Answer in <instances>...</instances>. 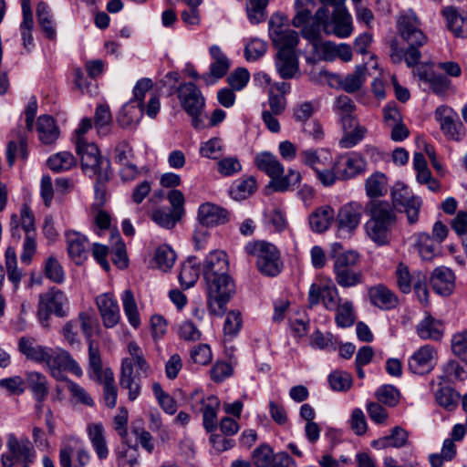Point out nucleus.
Segmentation results:
<instances>
[{
  "label": "nucleus",
  "mask_w": 467,
  "mask_h": 467,
  "mask_svg": "<svg viewBox=\"0 0 467 467\" xmlns=\"http://www.w3.org/2000/svg\"><path fill=\"white\" fill-rule=\"evenodd\" d=\"M397 28L401 38L408 44L404 49L398 41L390 43L389 57L394 64H400L403 60L409 67H415L421 58L420 47L428 42V37L420 29V21L411 10L400 16L397 21Z\"/></svg>",
  "instance_id": "f257e3e1"
},
{
  "label": "nucleus",
  "mask_w": 467,
  "mask_h": 467,
  "mask_svg": "<svg viewBox=\"0 0 467 467\" xmlns=\"http://www.w3.org/2000/svg\"><path fill=\"white\" fill-rule=\"evenodd\" d=\"M341 244L332 245L330 257L333 259V272L337 284L344 288L353 287L362 283L363 275L358 267L359 254L355 251H339Z\"/></svg>",
  "instance_id": "f03ea898"
},
{
  "label": "nucleus",
  "mask_w": 467,
  "mask_h": 467,
  "mask_svg": "<svg viewBox=\"0 0 467 467\" xmlns=\"http://www.w3.org/2000/svg\"><path fill=\"white\" fill-rule=\"evenodd\" d=\"M256 167L266 173L271 179V186L275 192H285L291 185H295L301 181V174L295 170H289L286 175H284V166L277 160L276 156L270 152H260L254 157Z\"/></svg>",
  "instance_id": "7ed1b4c3"
},
{
  "label": "nucleus",
  "mask_w": 467,
  "mask_h": 467,
  "mask_svg": "<svg viewBox=\"0 0 467 467\" xmlns=\"http://www.w3.org/2000/svg\"><path fill=\"white\" fill-rule=\"evenodd\" d=\"M207 306L212 315L221 317L226 305L235 294V284L231 276L204 280Z\"/></svg>",
  "instance_id": "20e7f679"
},
{
  "label": "nucleus",
  "mask_w": 467,
  "mask_h": 467,
  "mask_svg": "<svg viewBox=\"0 0 467 467\" xmlns=\"http://www.w3.org/2000/svg\"><path fill=\"white\" fill-rule=\"evenodd\" d=\"M245 251L257 256L256 265L261 274L275 276L281 272L283 263L279 251L274 244L265 241L251 242L245 245Z\"/></svg>",
  "instance_id": "39448f33"
},
{
  "label": "nucleus",
  "mask_w": 467,
  "mask_h": 467,
  "mask_svg": "<svg viewBox=\"0 0 467 467\" xmlns=\"http://www.w3.org/2000/svg\"><path fill=\"white\" fill-rule=\"evenodd\" d=\"M18 348L26 358L44 364L54 378L58 377V355L56 350L38 346L34 338L26 337L20 338Z\"/></svg>",
  "instance_id": "423d86ee"
},
{
  "label": "nucleus",
  "mask_w": 467,
  "mask_h": 467,
  "mask_svg": "<svg viewBox=\"0 0 467 467\" xmlns=\"http://www.w3.org/2000/svg\"><path fill=\"white\" fill-rule=\"evenodd\" d=\"M391 199L393 208H402L410 224L418 222L422 200L413 195L406 185L402 183L395 184L391 191Z\"/></svg>",
  "instance_id": "0eeeda50"
},
{
  "label": "nucleus",
  "mask_w": 467,
  "mask_h": 467,
  "mask_svg": "<svg viewBox=\"0 0 467 467\" xmlns=\"http://www.w3.org/2000/svg\"><path fill=\"white\" fill-rule=\"evenodd\" d=\"M435 119L439 121L441 131L449 140L460 141L464 138L465 128L451 108L439 107L435 110Z\"/></svg>",
  "instance_id": "6e6552de"
},
{
  "label": "nucleus",
  "mask_w": 467,
  "mask_h": 467,
  "mask_svg": "<svg viewBox=\"0 0 467 467\" xmlns=\"http://www.w3.org/2000/svg\"><path fill=\"white\" fill-rule=\"evenodd\" d=\"M367 168L366 160L358 153L351 152L339 155L334 161V169L341 181H348L365 172Z\"/></svg>",
  "instance_id": "1a4fd4ad"
},
{
  "label": "nucleus",
  "mask_w": 467,
  "mask_h": 467,
  "mask_svg": "<svg viewBox=\"0 0 467 467\" xmlns=\"http://www.w3.org/2000/svg\"><path fill=\"white\" fill-rule=\"evenodd\" d=\"M182 108L187 114L202 113L205 100L198 87L192 82L181 84L177 88Z\"/></svg>",
  "instance_id": "9d476101"
},
{
  "label": "nucleus",
  "mask_w": 467,
  "mask_h": 467,
  "mask_svg": "<svg viewBox=\"0 0 467 467\" xmlns=\"http://www.w3.org/2000/svg\"><path fill=\"white\" fill-rule=\"evenodd\" d=\"M363 213V207L359 202H351L343 205L335 215V222L339 231L353 234L359 225Z\"/></svg>",
  "instance_id": "9b49d317"
},
{
  "label": "nucleus",
  "mask_w": 467,
  "mask_h": 467,
  "mask_svg": "<svg viewBox=\"0 0 467 467\" xmlns=\"http://www.w3.org/2000/svg\"><path fill=\"white\" fill-rule=\"evenodd\" d=\"M229 264L226 254L223 251L210 253L202 264V276L204 280L230 276Z\"/></svg>",
  "instance_id": "f8f14e48"
},
{
  "label": "nucleus",
  "mask_w": 467,
  "mask_h": 467,
  "mask_svg": "<svg viewBox=\"0 0 467 467\" xmlns=\"http://www.w3.org/2000/svg\"><path fill=\"white\" fill-rule=\"evenodd\" d=\"M308 302L310 306L322 302L327 309L334 310L340 304V297L335 285H318L313 284L309 289Z\"/></svg>",
  "instance_id": "ddd939ff"
},
{
  "label": "nucleus",
  "mask_w": 467,
  "mask_h": 467,
  "mask_svg": "<svg viewBox=\"0 0 467 467\" xmlns=\"http://www.w3.org/2000/svg\"><path fill=\"white\" fill-rule=\"evenodd\" d=\"M269 35L273 45L278 49L294 51L299 43L298 33L293 29L269 22Z\"/></svg>",
  "instance_id": "4468645a"
},
{
  "label": "nucleus",
  "mask_w": 467,
  "mask_h": 467,
  "mask_svg": "<svg viewBox=\"0 0 467 467\" xmlns=\"http://www.w3.org/2000/svg\"><path fill=\"white\" fill-rule=\"evenodd\" d=\"M436 350L430 345L420 348L409 359L410 370L418 375H424L432 370Z\"/></svg>",
  "instance_id": "2eb2a0df"
},
{
  "label": "nucleus",
  "mask_w": 467,
  "mask_h": 467,
  "mask_svg": "<svg viewBox=\"0 0 467 467\" xmlns=\"http://www.w3.org/2000/svg\"><path fill=\"white\" fill-rule=\"evenodd\" d=\"M197 218L202 226L213 227L227 223L229 213L214 203L205 202L200 205Z\"/></svg>",
  "instance_id": "dca6fc26"
},
{
  "label": "nucleus",
  "mask_w": 467,
  "mask_h": 467,
  "mask_svg": "<svg viewBox=\"0 0 467 467\" xmlns=\"http://www.w3.org/2000/svg\"><path fill=\"white\" fill-rule=\"evenodd\" d=\"M7 449L10 454H6L12 458L20 461L24 465H27L33 462L35 457V451L31 441L28 439L18 440L15 434L10 433L7 436L6 441ZM15 463V462H13Z\"/></svg>",
  "instance_id": "f3484780"
},
{
  "label": "nucleus",
  "mask_w": 467,
  "mask_h": 467,
  "mask_svg": "<svg viewBox=\"0 0 467 467\" xmlns=\"http://www.w3.org/2000/svg\"><path fill=\"white\" fill-rule=\"evenodd\" d=\"M96 304L103 325L106 327H115L119 321L120 315L119 305L112 295L105 293L97 296Z\"/></svg>",
  "instance_id": "a211bd4d"
},
{
  "label": "nucleus",
  "mask_w": 467,
  "mask_h": 467,
  "mask_svg": "<svg viewBox=\"0 0 467 467\" xmlns=\"http://www.w3.org/2000/svg\"><path fill=\"white\" fill-rule=\"evenodd\" d=\"M58 315V290L53 286L46 293L39 295L37 317L44 327H48L50 316Z\"/></svg>",
  "instance_id": "6ab92c4d"
},
{
  "label": "nucleus",
  "mask_w": 467,
  "mask_h": 467,
  "mask_svg": "<svg viewBox=\"0 0 467 467\" xmlns=\"http://www.w3.org/2000/svg\"><path fill=\"white\" fill-rule=\"evenodd\" d=\"M140 373L134 375L133 363L130 358H124L121 363L119 385L129 390V400L134 401L140 394Z\"/></svg>",
  "instance_id": "aec40b11"
},
{
  "label": "nucleus",
  "mask_w": 467,
  "mask_h": 467,
  "mask_svg": "<svg viewBox=\"0 0 467 467\" xmlns=\"http://www.w3.org/2000/svg\"><path fill=\"white\" fill-rule=\"evenodd\" d=\"M368 295L370 303L382 310H390L399 305L397 295L383 284L370 286Z\"/></svg>",
  "instance_id": "412c9836"
},
{
  "label": "nucleus",
  "mask_w": 467,
  "mask_h": 467,
  "mask_svg": "<svg viewBox=\"0 0 467 467\" xmlns=\"http://www.w3.org/2000/svg\"><path fill=\"white\" fill-rule=\"evenodd\" d=\"M364 211L371 221L395 224L397 220L395 209L387 201L371 200L367 203Z\"/></svg>",
  "instance_id": "4be33fe9"
},
{
  "label": "nucleus",
  "mask_w": 467,
  "mask_h": 467,
  "mask_svg": "<svg viewBox=\"0 0 467 467\" xmlns=\"http://www.w3.org/2000/svg\"><path fill=\"white\" fill-rule=\"evenodd\" d=\"M19 223H21V227L24 230L26 236H29L32 234V237H36V230H35V217L31 210L26 204H24L20 216L17 214H12L10 220V227L12 237L18 242L20 239L19 234Z\"/></svg>",
  "instance_id": "5701e85b"
},
{
  "label": "nucleus",
  "mask_w": 467,
  "mask_h": 467,
  "mask_svg": "<svg viewBox=\"0 0 467 467\" xmlns=\"http://www.w3.org/2000/svg\"><path fill=\"white\" fill-rule=\"evenodd\" d=\"M76 150L81 157L82 167L93 170L94 173L99 174L101 171L102 158L99 150L95 143L87 141L76 143Z\"/></svg>",
  "instance_id": "b1692460"
},
{
  "label": "nucleus",
  "mask_w": 467,
  "mask_h": 467,
  "mask_svg": "<svg viewBox=\"0 0 467 467\" xmlns=\"http://www.w3.org/2000/svg\"><path fill=\"white\" fill-rule=\"evenodd\" d=\"M454 274L445 266L434 269L431 277V284L433 290L441 296H449L454 289Z\"/></svg>",
  "instance_id": "393cba45"
},
{
  "label": "nucleus",
  "mask_w": 467,
  "mask_h": 467,
  "mask_svg": "<svg viewBox=\"0 0 467 467\" xmlns=\"http://www.w3.org/2000/svg\"><path fill=\"white\" fill-rule=\"evenodd\" d=\"M66 241L69 256L77 265L82 264L88 256L87 247L88 243L87 238L79 233L68 232L66 234Z\"/></svg>",
  "instance_id": "a878e982"
},
{
  "label": "nucleus",
  "mask_w": 467,
  "mask_h": 467,
  "mask_svg": "<svg viewBox=\"0 0 467 467\" xmlns=\"http://www.w3.org/2000/svg\"><path fill=\"white\" fill-rule=\"evenodd\" d=\"M275 67L282 78H292L298 71V59L296 51H278L275 56Z\"/></svg>",
  "instance_id": "bb28decb"
},
{
  "label": "nucleus",
  "mask_w": 467,
  "mask_h": 467,
  "mask_svg": "<svg viewBox=\"0 0 467 467\" xmlns=\"http://www.w3.org/2000/svg\"><path fill=\"white\" fill-rule=\"evenodd\" d=\"M441 15L446 21L447 28L456 37H467V16L460 15L457 9L452 6L444 7Z\"/></svg>",
  "instance_id": "cd10ccee"
},
{
  "label": "nucleus",
  "mask_w": 467,
  "mask_h": 467,
  "mask_svg": "<svg viewBox=\"0 0 467 467\" xmlns=\"http://www.w3.org/2000/svg\"><path fill=\"white\" fill-rule=\"evenodd\" d=\"M302 163L311 168L314 171H318L322 166H327L331 163L332 155L327 149H307L300 152Z\"/></svg>",
  "instance_id": "c85d7f7f"
},
{
  "label": "nucleus",
  "mask_w": 467,
  "mask_h": 467,
  "mask_svg": "<svg viewBox=\"0 0 467 467\" xmlns=\"http://www.w3.org/2000/svg\"><path fill=\"white\" fill-rule=\"evenodd\" d=\"M335 220V211L329 205L317 208L309 216V225L316 233L326 232Z\"/></svg>",
  "instance_id": "c756f323"
},
{
  "label": "nucleus",
  "mask_w": 467,
  "mask_h": 467,
  "mask_svg": "<svg viewBox=\"0 0 467 467\" xmlns=\"http://www.w3.org/2000/svg\"><path fill=\"white\" fill-rule=\"evenodd\" d=\"M443 323L431 317L426 316L416 327L418 336L422 339L439 341L443 337Z\"/></svg>",
  "instance_id": "7c9ffc66"
},
{
  "label": "nucleus",
  "mask_w": 467,
  "mask_h": 467,
  "mask_svg": "<svg viewBox=\"0 0 467 467\" xmlns=\"http://www.w3.org/2000/svg\"><path fill=\"white\" fill-rule=\"evenodd\" d=\"M367 67L365 65H359L355 67V70L348 74L345 77L335 75L334 78L337 79L339 87L348 93H354L358 91L363 82L365 81V73Z\"/></svg>",
  "instance_id": "2f4dec72"
},
{
  "label": "nucleus",
  "mask_w": 467,
  "mask_h": 467,
  "mask_svg": "<svg viewBox=\"0 0 467 467\" xmlns=\"http://www.w3.org/2000/svg\"><path fill=\"white\" fill-rule=\"evenodd\" d=\"M408 439V431L400 426H396L391 430L389 435L373 441L371 445L378 450L389 447L401 448L407 444Z\"/></svg>",
  "instance_id": "473e14b6"
},
{
  "label": "nucleus",
  "mask_w": 467,
  "mask_h": 467,
  "mask_svg": "<svg viewBox=\"0 0 467 467\" xmlns=\"http://www.w3.org/2000/svg\"><path fill=\"white\" fill-rule=\"evenodd\" d=\"M394 224L368 220L365 230L368 236L377 244L384 245L389 242L391 227Z\"/></svg>",
  "instance_id": "72a5a7b5"
},
{
  "label": "nucleus",
  "mask_w": 467,
  "mask_h": 467,
  "mask_svg": "<svg viewBox=\"0 0 467 467\" xmlns=\"http://www.w3.org/2000/svg\"><path fill=\"white\" fill-rule=\"evenodd\" d=\"M5 265L7 273V279L12 283L14 290H18L20 282L24 277L25 273L21 268L18 267L15 248L9 246L5 250Z\"/></svg>",
  "instance_id": "f704fd0d"
},
{
  "label": "nucleus",
  "mask_w": 467,
  "mask_h": 467,
  "mask_svg": "<svg viewBox=\"0 0 467 467\" xmlns=\"http://www.w3.org/2000/svg\"><path fill=\"white\" fill-rule=\"evenodd\" d=\"M88 434L91 444L100 460H104L109 455L104 428L101 423H90L88 426Z\"/></svg>",
  "instance_id": "c9c22d12"
},
{
  "label": "nucleus",
  "mask_w": 467,
  "mask_h": 467,
  "mask_svg": "<svg viewBox=\"0 0 467 467\" xmlns=\"http://www.w3.org/2000/svg\"><path fill=\"white\" fill-rule=\"evenodd\" d=\"M201 403L203 404V407L201 409L203 413V427L208 432H213L217 428V410L220 406V400L217 397L211 395L207 398L206 402L202 398Z\"/></svg>",
  "instance_id": "e433bc0d"
},
{
  "label": "nucleus",
  "mask_w": 467,
  "mask_h": 467,
  "mask_svg": "<svg viewBox=\"0 0 467 467\" xmlns=\"http://www.w3.org/2000/svg\"><path fill=\"white\" fill-rule=\"evenodd\" d=\"M417 74L420 80L429 84L430 88L436 94H444L451 86V80L441 74L428 72L426 70L417 69Z\"/></svg>",
  "instance_id": "4c0bfd02"
},
{
  "label": "nucleus",
  "mask_w": 467,
  "mask_h": 467,
  "mask_svg": "<svg viewBox=\"0 0 467 467\" xmlns=\"http://www.w3.org/2000/svg\"><path fill=\"white\" fill-rule=\"evenodd\" d=\"M37 131L40 140L45 144L55 142L58 137L55 119L47 115L38 118Z\"/></svg>",
  "instance_id": "58836bf2"
},
{
  "label": "nucleus",
  "mask_w": 467,
  "mask_h": 467,
  "mask_svg": "<svg viewBox=\"0 0 467 467\" xmlns=\"http://www.w3.org/2000/svg\"><path fill=\"white\" fill-rule=\"evenodd\" d=\"M112 116L109 107L106 104L97 106L94 115V126L99 136H107L110 133Z\"/></svg>",
  "instance_id": "ea45409f"
},
{
  "label": "nucleus",
  "mask_w": 467,
  "mask_h": 467,
  "mask_svg": "<svg viewBox=\"0 0 467 467\" xmlns=\"http://www.w3.org/2000/svg\"><path fill=\"white\" fill-rule=\"evenodd\" d=\"M210 54L214 60L211 65L210 74L216 78H221L228 72L230 61L218 46H212Z\"/></svg>",
  "instance_id": "a19ab883"
},
{
  "label": "nucleus",
  "mask_w": 467,
  "mask_h": 467,
  "mask_svg": "<svg viewBox=\"0 0 467 467\" xmlns=\"http://www.w3.org/2000/svg\"><path fill=\"white\" fill-rule=\"evenodd\" d=\"M387 177L381 172L370 175L365 182L366 193L370 198L383 196L387 192Z\"/></svg>",
  "instance_id": "79ce46f5"
},
{
  "label": "nucleus",
  "mask_w": 467,
  "mask_h": 467,
  "mask_svg": "<svg viewBox=\"0 0 467 467\" xmlns=\"http://www.w3.org/2000/svg\"><path fill=\"white\" fill-rule=\"evenodd\" d=\"M194 257H190L182 265L179 275V281L182 286L188 289L198 280L200 275L199 266L194 262Z\"/></svg>",
  "instance_id": "37998d69"
},
{
  "label": "nucleus",
  "mask_w": 467,
  "mask_h": 467,
  "mask_svg": "<svg viewBox=\"0 0 467 467\" xmlns=\"http://www.w3.org/2000/svg\"><path fill=\"white\" fill-rule=\"evenodd\" d=\"M26 381L38 401H42L47 394L46 378L39 372H27Z\"/></svg>",
  "instance_id": "c03bdc74"
},
{
  "label": "nucleus",
  "mask_w": 467,
  "mask_h": 467,
  "mask_svg": "<svg viewBox=\"0 0 467 467\" xmlns=\"http://www.w3.org/2000/svg\"><path fill=\"white\" fill-rule=\"evenodd\" d=\"M36 16L46 36L54 40L56 38V28L53 26L52 21L50 20L48 6L46 3H38Z\"/></svg>",
  "instance_id": "a18cd8bd"
},
{
  "label": "nucleus",
  "mask_w": 467,
  "mask_h": 467,
  "mask_svg": "<svg viewBox=\"0 0 467 467\" xmlns=\"http://www.w3.org/2000/svg\"><path fill=\"white\" fill-rule=\"evenodd\" d=\"M60 381H64L66 388L70 393L71 398L75 399L78 402L88 407L94 406V400L80 385L73 382L67 378L60 377Z\"/></svg>",
  "instance_id": "49530a36"
},
{
  "label": "nucleus",
  "mask_w": 467,
  "mask_h": 467,
  "mask_svg": "<svg viewBox=\"0 0 467 467\" xmlns=\"http://www.w3.org/2000/svg\"><path fill=\"white\" fill-rule=\"evenodd\" d=\"M182 216L177 214V212L172 210L157 209L152 212L151 219L161 227L171 229L175 226L177 222L181 220Z\"/></svg>",
  "instance_id": "de8ad7c7"
},
{
  "label": "nucleus",
  "mask_w": 467,
  "mask_h": 467,
  "mask_svg": "<svg viewBox=\"0 0 467 467\" xmlns=\"http://www.w3.org/2000/svg\"><path fill=\"white\" fill-rule=\"evenodd\" d=\"M336 323L338 327H348L353 325L355 315L351 301L340 303L337 307Z\"/></svg>",
  "instance_id": "09e8293b"
},
{
  "label": "nucleus",
  "mask_w": 467,
  "mask_h": 467,
  "mask_svg": "<svg viewBox=\"0 0 467 467\" xmlns=\"http://www.w3.org/2000/svg\"><path fill=\"white\" fill-rule=\"evenodd\" d=\"M416 276L417 273L411 275L409 267L403 263L398 265L396 269L397 285L402 293L408 294L410 292L411 285H414Z\"/></svg>",
  "instance_id": "8fccbe9b"
},
{
  "label": "nucleus",
  "mask_w": 467,
  "mask_h": 467,
  "mask_svg": "<svg viewBox=\"0 0 467 467\" xmlns=\"http://www.w3.org/2000/svg\"><path fill=\"white\" fill-rule=\"evenodd\" d=\"M375 396L379 402L389 407H395L400 401V393L392 385H383L376 390Z\"/></svg>",
  "instance_id": "3c124183"
},
{
  "label": "nucleus",
  "mask_w": 467,
  "mask_h": 467,
  "mask_svg": "<svg viewBox=\"0 0 467 467\" xmlns=\"http://www.w3.org/2000/svg\"><path fill=\"white\" fill-rule=\"evenodd\" d=\"M124 312L129 319L130 325L138 327L140 325L139 313L137 305L130 290H126L122 296Z\"/></svg>",
  "instance_id": "603ef678"
},
{
  "label": "nucleus",
  "mask_w": 467,
  "mask_h": 467,
  "mask_svg": "<svg viewBox=\"0 0 467 467\" xmlns=\"http://www.w3.org/2000/svg\"><path fill=\"white\" fill-rule=\"evenodd\" d=\"M328 382L335 391H348L352 386V377L348 372L336 370L328 376Z\"/></svg>",
  "instance_id": "864d4df0"
},
{
  "label": "nucleus",
  "mask_w": 467,
  "mask_h": 467,
  "mask_svg": "<svg viewBox=\"0 0 467 467\" xmlns=\"http://www.w3.org/2000/svg\"><path fill=\"white\" fill-rule=\"evenodd\" d=\"M154 259L159 268L167 271L172 267L176 255L170 246L161 245L156 250Z\"/></svg>",
  "instance_id": "5fc2aeb1"
},
{
  "label": "nucleus",
  "mask_w": 467,
  "mask_h": 467,
  "mask_svg": "<svg viewBox=\"0 0 467 467\" xmlns=\"http://www.w3.org/2000/svg\"><path fill=\"white\" fill-rule=\"evenodd\" d=\"M273 449L267 444H262L254 450L252 458L256 467H270L274 458Z\"/></svg>",
  "instance_id": "6e6d98bb"
},
{
  "label": "nucleus",
  "mask_w": 467,
  "mask_h": 467,
  "mask_svg": "<svg viewBox=\"0 0 467 467\" xmlns=\"http://www.w3.org/2000/svg\"><path fill=\"white\" fill-rule=\"evenodd\" d=\"M255 188V180L253 177H247L236 182L231 189V194L234 199H245L254 192Z\"/></svg>",
  "instance_id": "4d7b16f0"
},
{
  "label": "nucleus",
  "mask_w": 467,
  "mask_h": 467,
  "mask_svg": "<svg viewBox=\"0 0 467 467\" xmlns=\"http://www.w3.org/2000/svg\"><path fill=\"white\" fill-rule=\"evenodd\" d=\"M16 155L23 160L27 158L26 142L24 139H20L19 141L10 140L7 144L6 160L10 167L14 165Z\"/></svg>",
  "instance_id": "13d9d810"
},
{
  "label": "nucleus",
  "mask_w": 467,
  "mask_h": 467,
  "mask_svg": "<svg viewBox=\"0 0 467 467\" xmlns=\"http://www.w3.org/2000/svg\"><path fill=\"white\" fill-rule=\"evenodd\" d=\"M268 0H250L247 5V15L252 23H260L265 19V8Z\"/></svg>",
  "instance_id": "bf43d9fd"
},
{
  "label": "nucleus",
  "mask_w": 467,
  "mask_h": 467,
  "mask_svg": "<svg viewBox=\"0 0 467 467\" xmlns=\"http://www.w3.org/2000/svg\"><path fill=\"white\" fill-rule=\"evenodd\" d=\"M367 132L365 127H356L353 130L345 131L344 136L339 140V145L343 149H350L361 141Z\"/></svg>",
  "instance_id": "052dcab7"
},
{
  "label": "nucleus",
  "mask_w": 467,
  "mask_h": 467,
  "mask_svg": "<svg viewBox=\"0 0 467 467\" xmlns=\"http://www.w3.org/2000/svg\"><path fill=\"white\" fill-rule=\"evenodd\" d=\"M419 253L423 260H431L437 250L432 238L426 233L418 235Z\"/></svg>",
  "instance_id": "680f3d73"
},
{
  "label": "nucleus",
  "mask_w": 467,
  "mask_h": 467,
  "mask_svg": "<svg viewBox=\"0 0 467 467\" xmlns=\"http://www.w3.org/2000/svg\"><path fill=\"white\" fill-rule=\"evenodd\" d=\"M129 353L131 358H129L132 363L133 368L137 367L138 370L147 375L150 366L146 361L140 348L135 342H130L128 346Z\"/></svg>",
  "instance_id": "e2e57ef3"
},
{
  "label": "nucleus",
  "mask_w": 467,
  "mask_h": 467,
  "mask_svg": "<svg viewBox=\"0 0 467 467\" xmlns=\"http://www.w3.org/2000/svg\"><path fill=\"white\" fill-rule=\"evenodd\" d=\"M103 386V400L108 408L113 409L117 404L118 389L115 385V379L108 372L106 382Z\"/></svg>",
  "instance_id": "0e129e2a"
},
{
  "label": "nucleus",
  "mask_w": 467,
  "mask_h": 467,
  "mask_svg": "<svg viewBox=\"0 0 467 467\" xmlns=\"http://www.w3.org/2000/svg\"><path fill=\"white\" fill-rule=\"evenodd\" d=\"M315 173L320 183L325 187H330L337 180H339L337 171L334 169V161L332 160L329 165L322 166L318 171H315Z\"/></svg>",
  "instance_id": "69168bd1"
},
{
  "label": "nucleus",
  "mask_w": 467,
  "mask_h": 467,
  "mask_svg": "<svg viewBox=\"0 0 467 467\" xmlns=\"http://www.w3.org/2000/svg\"><path fill=\"white\" fill-rule=\"evenodd\" d=\"M242 170V164L236 157H226L217 162V171L223 176H231Z\"/></svg>",
  "instance_id": "338daca9"
},
{
  "label": "nucleus",
  "mask_w": 467,
  "mask_h": 467,
  "mask_svg": "<svg viewBox=\"0 0 467 467\" xmlns=\"http://www.w3.org/2000/svg\"><path fill=\"white\" fill-rule=\"evenodd\" d=\"M451 350L462 360H467V331L457 333L452 337Z\"/></svg>",
  "instance_id": "774afa93"
}]
</instances>
